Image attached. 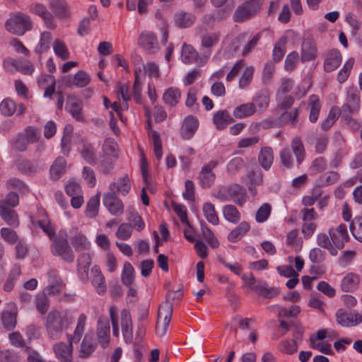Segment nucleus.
I'll return each instance as SVG.
<instances>
[{
	"instance_id": "2",
	"label": "nucleus",
	"mask_w": 362,
	"mask_h": 362,
	"mask_svg": "<svg viewBox=\"0 0 362 362\" xmlns=\"http://www.w3.org/2000/svg\"><path fill=\"white\" fill-rule=\"evenodd\" d=\"M360 94L356 88H347L346 97L341 107V117L346 124H351V126L357 129L360 124L353 119L352 116L356 114L360 110Z\"/></svg>"
},
{
	"instance_id": "8",
	"label": "nucleus",
	"mask_w": 362,
	"mask_h": 362,
	"mask_svg": "<svg viewBox=\"0 0 362 362\" xmlns=\"http://www.w3.org/2000/svg\"><path fill=\"white\" fill-rule=\"evenodd\" d=\"M335 317L337 324L344 327H356L362 323V312L356 310L347 312L341 308L336 312Z\"/></svg>"
},
{
	"instance_id": "64",
	"label": "nucleus",
	"mask_w": 362,
	"mask_h": 362,
	"mask_svg": "<svg viewBox=\"0 0 362 362\" xmlns=\"http://www.w3.org/2000/svg\"><path fill=\"white\" fill-rule=\"evenodd\" d=\"M90 81V75L83 71H78L74 76L73 83L79 88L86 86Z\"/></svg>"
},
{
	"instance_id": "36",
	"label": "nucleus",
	"mask_w": 362,
	"mask_h": 362,
	"mask_svg": "<svg viewBox=\"0 0 362 362\" xmlns=\"http://www.w3.org/2000/svg\"><path fill=\"white\" fill-rule=\"evenodd\" d=\"M250 226L248 222H241L234 230L228 235V240L231 243H236L242 239L250 230Z\"/></svg>"
},
{
	"instance_id": "12",
	"label": "nucleus",
	"mask_w": 362,
	"mask_h": 362,
	"mask_svg": "<svg viewBox=\"0 0 362 362\" xmlns=\"http://www.w3.org/2000/svg\"><path fill=\"white\" fill-rule=\"evenodd\" d=\"M29 10L32 13L40 16L43 20L47 28L54 30L56 28L57 24L54 21L53 15L43 4L40 3H33L30 4Z\"/></svg>"
},
{
	"instance_id": "52",
	"label": "nucleus",
	"mask_w": 362,
	"mask_h": 362,
	"mask_svg": "<svg viewBox=\"0 0 362 362\" xmlns=\"http://www.w3.org/2000/svg\"><path fill=\"white\" fill-rule=\"evenodd\" d=\"M272 212V206L269 203H264L257 209L255 214V221L258 223H262L267 221Z\"/></svg>"
},
{
	"instance_id": "34",
	"label": "nucleus",
	"mask_w": 362,
	"mask_h": 362,
	"mask_svg": "<svg viewBox=\"0 0 362 362\" xmlns=\"http://www.w3.org/2000/svg\"><path fill=\"white\" fill-rule=\"evenodd\" d=\"M317 57V48L313 42L309 40L303 41L300 50V61L314 60Z\"/></svg>"
},
{
	"instance_id": "39",
	"label": "nucleus",
	"mask_w": 362,
	"mask_h": 362,
	"mask_svg": "<svg viewBox=\"0 0 362 362\" xmlns=\"http://www.w3.org/2000/svg\"><path fill=\"white\" fill-rule=\"evenodd\" d=\"M255 113V107L251 103H247L234 108L233 115L237 119H242L252 116Z\"/></svg>"
},
{
	"instance_id": "31",
	"label": "nucleus",
	"mask_w": 362,
	"mask_h": 362,
	"mask_svg": "<svg viewBox=\"0 0 362 362\" xmlns=\"http://www.w3.org/2000/svg\"><path fill=\"white\" fill-rule=\"evenodd\" d=\"M0 216L10 226L13 228L18 226L19 221L16 212L11 208L6 207L2 202H0Z\"/></svg>"
},
{
	"instance_id": "63",
	"label": "nucleus",
	"mask_w": 362,
	"mask_h": 362,
	"mask_svg": "<svg viewBox=\"0 0 362 362\" xmlns=\"http://www.w3.org/2000/svg\"><path fill=\"white\" fill-rule=\"evenodd\" d=\"M134 268L130 263H124L122 274V281L124 285H132L134 281Z\"/></svg>"
},
{
	"instance_id": "30",
	"label": "nucleus",
	"mask_w": 362,
	"mask_h": 362,
	"mask_svg": "<svg viewBox=\"0 0 362 362\" xmlns=\"http://www.w3.org/2000/svg\"><path fill=\"white\" fill-rule=\"evenodd\" d=\"M97 347V343L95 341L93 335L86 334L80 345V356L86 358L93 354Z\"/></svg>"
},
{
	"instance_id": "26",
	"label": "nucleus",
	"mask_w": 362,
	"mask_h": 362,
	"mask_svg": "<svg viewBox=\"0 0 362 362\" xmlns=\"http://www.w3.org/2000/svg\"><path fill=\"white\" fill-rule=\"evenodd\" d=\"M131 189L130 180L127 175H124L119 177L117 182H112L109 186V192H117L121 195H126Z\"/></svg>"
},
{
	"instance_id": "58",
	"label": "nucleus",
	"mask_w": 362,
	"mask_h": 362,
	"mask_svg": "<svg viewBox=\"0 0 362 362\" xmlns=\"http://www.w3.org/2000/svg\"><path fill=\"white\" fill-rule=\"evenodd\" d=\"M350 230L353 236L362 243V216L355 217L351 221Z\"/></svg>"
},
{
	"instance_id": "35",
	"label": "nucleus",
	"mask_w": 362,
	"mask_h": 362,
	"mask_svg": "<svg viewBox=\"0 0 362 362\" xmlns=\"http://www.w3.org/2000/svg\"><path fill=\"white\" fill-rule=\"evenodd\" d=\"M258 160L260 165L268 170L274 162V153L271 147H262L258 155Z\"/></svg>"
},
{
	"instance_id": "13",
	"label": "nucleus",
	"mask_w": 362,
	"mask_h": 362,
	"mask_svg": "<svg viewBox=\"0 0 362 362\" xmlns=\"http://www.w3.org/2000/svg\"><path fill=\"white\" fill-rule=\"evenodd\" d=\"M138 45L148 53H155L159 49L156 35L150 31H144L139 35Z\"/></svg>"
},
{
	"instance_id": "11",
	"label": "nucleus",
	"mask_w": 362,
	"mask_h": 362,
	"mask_svg": "<svg viewBox=\"0 0 362 362\" xmlns=\"http://www.w3.org/2000/svg\"><path fill=\"white\" fill-rule=\"evenodd\" d=\"M103 203L107 210L113 216H120L124 211V204L114 192L103 194Z\"/></svg>"
},
{
	"instance_id": "22",
	"label": "nucleus",
	"mask_w": 362,
	"mask_h": 362,
	"mask_svg": "<svg viewBox=\"0 0 362 362\" xmlns=\"http://www.w3.org/2000/svg\"><path fill=\"white\" fill-rule=\"evenodd\" d=\"M90 278L93 286L98 294L104 293L106 291L105 277L98 266L95 265L92 267Z\"/></svg>"
},
{
	"instance_id": "48",
	"label": "nucleus",
	"mask_w": 362,
	"mask_h": 362,
	"mask_svg": "<svg viewBox=\"0 0 362 362\" xmlns=\"http://www.w3.org/2000/svg\"><path fill=\"white\" fill-rule=\"evenodd\" d=\"M71 244L76 250H87L91 246L90 242L81 233H77L71 238Z\"/></svg>"
},
{
	"instance_id": "24",
	"label": "nucleus",
	"mask_w": 362,
	"mask_h": 362,
	"mask_svg": "<svg viewBox=\"0 0 362 362\" xmlns=\"http://www.w3.org/2000/svg\"><path fill=\"white\" fill-rule=\"evenodd\" d=\"M199 127L198 119L193 116H187L183 121L181 128V136L185 139H190Z\"/></svg>"
},
{
	"instance_id": "43",
	"label": "nucleus",
	"mask_w": 362,
	"mask_h": 362,
	"mask_svg": "<svg viewBox=\"0 0 362 362\" xmlns=\"http://www.w3.org/2000/svg\"><path fill=\"white\" fill-rule=\"evenodd\" d=\"M148 135L152 141L153 145V152L158 163L163 157V148L160 134L156 131L151 130L148 133Z\"/></svg>"
},
{
	"instance_id": "60",
	"label": "nucleus",
	"mask_w": 362,
	"mask_h": 362,
	"mask_svg": "<svg viewBox=\"0 0 362 362\" xmlns=\"http://www.w3.org/2000/svg\"><path fill=\"white\" fill-rule=\"evenodd\" d=\"M45 82L48 84V86L45 88L44 97H50L55 90V79L51 75H46L38 80V83L41 86Z\"/></svg>"
},
{
	"instance_id": "23",
	"label": "nucleus",
	"mask_w": 362,
	"mask_h": 362,
	"mask_svg": "<svg viewBox=\"0 0 362 362\" xmlns=\"http://www.w3.org/2000/svg\"><path fill=\"white\" fill-rule=\"evenodd\" d=\"M91 264V257L88 253H82L77 259V272L81 281L85 282L88 279V270Z\"/></svg>"
},
{
	"instance_id": "62",
	"label": "nucleus",
	"mask_w": 362,
	"mask_h": 362,
	"mask_svg": "<svg viewBox=\"0 0 362 362\" xmlns=\"http://www.w3.org/2000/svg\"><path fill=\"white\" fill-rule=\"evenodd\" d=\"M195 18L191 13H179L175 16V21L177 25L182 28H187L192 25L194 22Z\"/></svg>"
},
{
	"instance_id": "27",
	"label": "nucleus",
	"mask_w": 362,
	"mask_h": 362,
	"mask_svg": "<svg viewBox=\"0 0 362 362\" xmlns=\"http://www.w3.org/2000/svg\"><path fill=\"white\" fill-rule=\"evenodd\" d=\"M360 276L354 273H348L341 280V288L345 292L356 291L360 284Z\"/></svg>"
},
{
	"instance_id": "44",
	"label": "nucleus",
	"mask_w": 362,
	"mask_h": 362,
	"mask_svg": "<svg viewBox=\"0 0 362 362\" xmlns=\"http://www.w3.org/2000/svg\"><path fill=\"white\" fill-rule=\"evenodd\" d=\"M50 6L56 16L60 18H66L69 15V11L64 0H52Z\"/></svg>"
},
{
	"instance_id": "17",
	"label": "nucleus",
	"mask_w": 362,
	"mask_h": 362,
	"mask_svg": "<svg viewBox=\"0 0 362 362\" xmlns=\"http://www.w3.org/2000/svg\"><path fill=\"white\" fill-rule=\"evenodd\" d=\"M293 35V31L288 30L276 42L272 52V58L275 62H279L283 59L286 53V44Z\"/></svg>"
},
{
	"instance_id": "57",
	"label": "nucleus",
	"mask_w": 362,
	"mask_h": 362,
	"mask_svg": "<svg viewBox=\"0 0 362 362\" xmlns=\"http://www.w3.org/2000/svg\"><path fill=\"white\" fill-rule=\"evenodd\" d=\"M300 60L298 53L296 51H292L287 54L284 62V69L286 71H292L296 67L298 62Z\"/></svg>"
},
{
	"instance_id": "55",
	"label": "nucleus",
	"mask_w": 362,
	"mask_h": 362,
	"mask_svg": "<svg viewBox=\"0 0 362 362\" xmlns=\"http://www.w3.org/2000/svg\"><path fill=\"white\" fill-rule=\"evenodd\" d=\"M53 50L54 54L62 60L69 57V52L65 43L59 39H56L53 42Z\"/></svg>"
},
{
	"instance_id": "29",
	"label": "nucleus",
	"mask_w": 362,
	"mask_h": 362,
	"mask_svg": "<svg viewBox=\"0 0 362 362\" xmlns=\"http://www.w3.org/2000/svg\"><path fill=\"white\" fill-rule=\"evenodd\" d=\"M212 121L216 128L221 130L233 122V118L228 111L218 110L214 113Z\"/></svg>"
},
{
	"instance_id": "19",
	"label": "nucleus",
	"mask_w": 362,
	"mask_h": 362,
	"mask_svg": "<svg viewBox=\"0 0 362 362\" xmlns=\"http://www.w3.org/2000/svg\"><path fill=\"white\" fill-rule=\"evenodd\" d=\"M121 327L125 342L131 343L133 339L132 320L129 312L127 310L121 312Z\"/></svg>"
},
{
	"instance_id": "14",
	"label": "nucleus",
	"mask_w": 362,
	"mask_h": 362,
	"mask_svg": "<svg viewBox=\"0 0 362 362\" xmlns=\"http://www.w3.org/2000/svg\"><path fill=\"white\" fill-rule=\"evenodd\" d=\"M220 36L216 33H206L201 36V49L204 50V63H206L211 54L213 47L218 44Z\"/></svg>"
},
{
	"instance_id": "1",
	"label": "nucleus",
	"mask_w": 362,
	"mask_h": 362,
	"mask_svg": "<svg viewBox=\"0 0 362 362\" xmlns=\"http://www.w3.org/2000/svg\"><path fill=\"white\" fill-rule=\"evenodd\" d=\"M73 313L69 310L50 311L46 317V329L52 339H59L64 329H67L73 320Z\"/></svg>"
},
{
	"instance_id": "47",
	"label": "nucleus",
	"mask_w": 362,
	"mask_h": 362,
	"mask_svg": "<svg viewBox=\"0 0 362 362\" xmlns=\"http://www.w3.org/2000/svg\"><path fill=\"white\" fill-rule=\"evenodd\" d=\"M291 146L298 163L300 165L305 157V151L301 140L299 138L293 139Z\"/></svg>"
},
{
	"instance_id": "18",
	"label": "nucleus",
	"mask_w": 362,
	"mask_h": 362,
	"mask_svg": "<svg viewBox=\"0 0 362 362\" xmlns=\"http://www.w3.org/2000/svg\"><path fill=\"white\" fill-rule=\"evenodd\" d=\"M74 342L68 341V344L60 341L53 346L56 358L61 362H71Z\"/></svg>"
},
{
	"instance_id": "10",
	"label": "nucleus",
	"mask_w": 362,
	"mask_h": 362,
	"mask_svg": "<svg viewBox=\"0 0 362 362\" xmlns=\"http://www.w3.org/2000/svg\"><path fill=\"white\" fill-rule=\"evenodd\" d=\"M110 323L106 317L100 316L97 321L96 334L98 344L103 349H106L110 344Z\"/></svg>"
},
{
	"instance_id": "37",
	"label": "nucleus",
	"mask_w": 362,
	"mask_h": 362,
	"mask_svg": "<svg viewBox=\"0 0 362 362\" xmlns=\"http://www.w3.org/2000/svg\"><path fill=\"white\" fill-rule=\"evenodd\" d=\"M316 243L320 247L326 249L332 256H337L338 252L334 247L331 237L325 233H320L316 236Z\"/></svg>"
},
{
	"instance_id": "45",
	"label": "nucleus",
	"mask_w": 362,
	"mask_h": 362,
	"mask_svg": "<svg viewBox=\"0 0 362 362\" xmlns=\"http://www.w3.org/2000/svg\"><path fill=\"white\" fill-rule=\"evenodd\" d=\"M80 153L87 163L90 164L95 163L96 160V150L92 144L88 142H83Z\"/></svg>"
},
{
	"instance_id": "33",
	"label": "nucleus",
	"mask_w": 362,
	"mask_h": 362,
	"mask_svg": "<svg viewBox=\"0 0 362 362\" xmlns=\"http://www.w3.org/2000/svg\"><path fill=\"white\" fill-rule=\"evenodd\" d=\"M308 103L310 107L309 120L310 122L315 123L318 119L322 107V103L319 96L317 95H311L308 98Z\"/></svg>"
},
{
	"instance_id": "28",
	"label": "nucleus",
	"mask_w": 362,
	"mask_h": 362,
	"mask_svg": "<svg viewBox=\"0 0 362 362\" xmlns=\"http://www.w3.org/2000/svg\"><path fill=\"white\" fill-rule=\"evenodd\" d=\"M66 107L74 119L78 121H82L83 119L81 114L82 103L80 100L77 99L74 96H69L67 98Z\"/></svg>"
},
{
	"instance_id": "38",
	"label": "nucleus",
	"mask_w": 362,
	"mask_h": 362,
	"mask_svg": "<svg viewBox=\"0 0 362 362\" xmlns=\"http://www.w3.org/2000/svg\"><path fill=\"white\" fill-rule=\"evenodd\" d=\"M202 213L207 221L214 226L219 223V218L214 205L211 202H205L202 206Z\"/></svg>"
},
{
	"instance_id": "61",
	"label": "nucleus",
	"mask_w": 362,
	"mask_h": 362,
	"mask_svg": "<svg viewBox=\"0 0 362 362\" xmlns=\"http://www.w3.org/2000/svg\"><path fill=\"white\" fill-rule=\"evenodd\" d=\"M255 69L253 66H247L240 80H239V88L240 89H245L251 83L253 74H254Z\"/></svg>"
},
{
	"instance_id": "20",
	"label": "nucleus",
	"mask_w": 362,
	"mask_h": 362,
	"mask_svg": "<svg viewBox=\"0 0 362 362\" xmlns=\"http://www.w3.org/2000/svg\"><path fill=\"white\" fill-rule=\"evenodd\" d=\"M182 98V91L177 87H169L166 88L162 95L164 104L170 107L177 106Z\"/></svg>"
},
{
	"instance_id": "25",
	"label": "nucleus",
	"mask_w": 362,
	"mask_h": 362,
	"mask_svg": "<svg viewBox=\"0 0 362 362\" xmlns=\"http://www.w3.org/2000/svg\"><path fill=\"white\" fill-rule=\"evenodd\" d=\"M87 320L88 317L84 313H81L78 315L73 334L67 335L68 341L78 343L81 340L84 333Z\"/></svg>"
},
{
	"instance_id": "41",
	"label": "nucleus",
	"mask_w": 362,
	"mask_h": 362,
	"mask_svg": "<svg viewBox=\"0 0 362 362\" xmlns=\"http://www.w3.org/2000/svg\"><path fill=\"white\" fill-rule=\"evenodd\" d=\"M247 178L249 179L248 189L250 192L255 195L256 192V186H259L262 183V174L259 169L257 168L252 172H250L247 175Z\"/></svg>"
},
{
	"instance_id": "40",
	"label": "nucleus",
	"mask_w": 362,
	"mask_h": 362,
	"mask_svg": "<svg viewBox=\"0 0 362 362\" xmlns=\"http://www.w3.org/2000/svg\"><path fill=\"white\" fill-rule=\"evenodd\" d=\"M222 213L224 218L232 223H238L240 218L241 215L238 209L232 205L228 204L223 207Z\"/></svg>"
},
{
	"instance_id": "56",
	"label": "nucleus",
	"mask_w": 362,
	"mask_h": 362,
	"mask_svg": "<svg viewBox=\"0 0 362 362\" xmlns=\"http://www.w3.org/2000/svg\"><path fill=\"white\" fill-rule=\"evenodd\" d=\"M322 339H317L315 336H311L310 338V345L313 349H317L325 354H332L333 351L329 344L322 342Z\"/></svg>"
},
{
	"instance_id": "49",
	"label": "nucleus",
	"mask_w": 362,
	"mask_h": 362,
	"mask_svg": "<svg viewBox=\"0 0 362 362\" xmlns=\"http://www.w3.org/2000/svg\"><path fill=\"white\" fill-rule=\"evenodd\" d=\"M52 35L50 33L45 31L40 35V41L35 47V52L41 55L43 52L47 51L50 48Z\"/></svg>"
},
{
	"instance_id": "7",
	"label": "nucleus",
	"mask_w": 362,
	"mask_h": 362,
	"mask_svg": "<svg viewBox=\"0 0 362 362\" xmlns=\"http://www.w3.org/2000/svg\"><path fill=\"white\" fill-rule=\"evenodd\" d=\"M172 312L173 306L170 303L166 302L160 306L156 327V332L159 337H163L165 334L171 320Z\"/></svg>"
},
{
	"instance_id": "46",
	"label": "nucleus",
	"mask_w": 362,
	"mask_h": 362,
	"mask_svg": "<svg viewBox=\"0 0 362 362\" xmlns=\"http://www.w3.org/2000/svg\"><path fill=\"white\" fill-rule=\"evenodd\" d=\"M66 160L63 157H58L50 168V175L54 180L59 179L65 172Z\"/></svg>"
},
{
	"instance_id": "50",
	"label": "nucleus",
	"mask_w": 362,
	"mask_h": 362,
	"mask_svg": "<svg viewBox=\"0 0 362 362\" xmlns=\"http://www.w3.org/2000/svg\"><path fill=\"white\" fill-rule=\"evenodd\" d=\"M199 178L202 187L208 188L214 182L216 176L211 170H208L206 167H202Z\"/></svg>"
},
{
	"instance_id": "9",
	"label": "nucleus",
	"mask_w": 362,
	"mask_h": 362,
	"mask_svg": "<svg viewBox=\"0 0 362 362\" xmlns=\"http://www.w3.org/2000/svg\"><path fill=\"white\" fill-rule=\"evenodd\" d=\"M328 233L331 237L334 247L337 251L341 250L344 247V244L349 240L347 227L344 224H340L336 228H329Z\"/></svg>"
},
{
	"instance_id": "16",
	"label": "nucleus",
	"mask_w": 362,
	"mask_h": 362,
	"mask_svg": "<svg viewBox=\"0 0 362 362\" xmlns=\"http://www.w3.org/2000/svg\"><path fill=\"white\" fill-rule=\"evenodd\" d=\"M18 308L16 303L10 302L5 306L1 316L4 327L8 330L13 329L16 325Z\"/></svg>"
},
{
	"instance_id": "5",
	"label": "nucleus",
	"mask_w": 362,
	"mask_h": 362,
	"mask_svg": "<svg viewBox=\"0 0 362 362\" xmlns=\"http://www.w3.org/2000/svg\"><path fill=\"white\" fill-rule=\"evenodd\" d=\"M264 0H244L235 10L233 19L242 22L255 16L261 9Z\"/></svg>"
},
{
	"instance_id": "21",
	"label": "nucleus",
	"mask_w": 362,
	"mask_h": 362,
	"mask_svg": "<svg viewBox=\"0 0 362 362\" xmlns=\"http://www.w3.org/2000/svg\"><path fill=\"white\" fill-rule=\"evenodd\" d=\"M270 101V94L268 89L264 88L260 90L253 97L251 104H254L255 107V112L262 113L269 106Z\"/></svg>"
},
{
	"instance_id": "3",
	"label": "nucleus",
	"mask_w": 362,
	"mask_h": 362,
	"mask_svg": "<svg viewBox=\"0 0 362 362\" xmlns=\"http://www.w3.org/2000/svg\"><path fill=\"white\" fill-rule=\"evenodd\" d=\"M32 21L30 16L23 13H11L5 23V28L9 33L23 35L32 28Z\"/></svg>"
},
{
	"instance_id": "15",
	"label": "nucleus",
	"mask_w": 362,
	"mask_h": 362,
	"mask_svg": "<svg viewBox=\"0 0 362 362\" xmlns=\"http://www.w3.org/2000/svg\"><path fill=\"white\" fill-rule=\"evenodd\" d=\"M181 61L186 64H195L197 66L204 64L203 57H199L197 50L190 45L184 43L181 49Z\"/></svg>"
},
{
	"instance_id": "4",
	"label": "nucleus",
	"mask_w": 362,
	"mask_h": 362,
	"mask_svg": "<svg viewBox=\"0 0 362 362\" xmlns=\"http://www.w3.org/2000/svg\"><path fill=\"white\" fill-rule=\"evenodd\" d=\"M67 236L65 230H60L51 244V252L53 255L70 263L74 259V254L69 245Z\"/></svg>"
},
{
	"instance_id": "42",
	"label": "nucleus",
	"mask_w": 362,
	"mask_h": 362,
	"mask_svg": "<svg viewBox=\"0 0 362 362\" xmlns=\"http://www.w3.org/2000/svg\"><path fill=\"white\" fill-rule=\"evenodd\" d=\"M100 206V194H98L91 197L87 202L85 215L88 218L95 217L99 211Z\"/></svg>"
},
{
	"instance_id": "53",
	"label": "nucleus",
	"mask_w": 362,
	"mask_h": 362,
	"mask_svg": "<svg viewBox=\"0 0 362 362\" xmlns=\"http://www.w3.org/2000/svg\"><path fill=\"white\" fill-rule=\"evenodd\" d=\"M201 230L204 238L211 247L216 248L219 246V241L206 223H201Z\"/></svg>"
},
{
	"instance_id": "54",
	"label": "nucleus",
	"mask_w": 362,
	"mask_h": 362,
	"mask_svg": "<svg viewBox=\"0 0 362 362\" xmlns=\"http://www.w3.org/2000/svg\"><path fill=\"white\" fill-rule=\"evenodd\" d=\"M298 344L295 341L284 339L280 341L278 349L285 354H293L298 351Z\"/></svg>"
},
{
	"instance_id": "51",
	"label": "nucleus",
	"mask_w": 362,
	"mask_h": 362,
	"mask_svg": "<svg viewBox=\"0 0 362 362\" xmlns=\"http://www.w3.org/2000/svg\"><path fill=\"white\" fill-rule=\"evenodd\" d=\"M339 177V175L334 171H329L322 174L316 180V185L319 187L332 185L336 182Z\"/></svg>"
},
{
	"instance_id": "59",
	"label": "nucleus",
	"mask_w": 362,
	"mask_h": 362,
	"mask_svg": "<svg viewBox=\"0 0 362 362\" xmlns=\"http://www.w3.org/2000/svg\"><path fill=\"white\" fill-rule=\"evenodd\" d=\"M354 64V59L349 58L344 64L343 67L339 70L337 74V81L342 83L346 81L349 76L351 70Z\"/></svg>"
},
{
	"instance_id": "6",
	"label": "nucleus",
	"mask_w": 362,
	"mask_h": 362,
	"mask_svg": "<svg viewBox=\"0 0 362 362\" xmlns=\"http://www.w3.org/2000/svg\"><path fill=\"white\" fill-rule=\"evenodd\" d=\"M218 197L223 201L231 200L238 205L243 206L246 202V190L238 184H232L221 189Z\"/></svg>"
},
{
	"instance_id": "32",
	"label": "nucleus",
	"mask_w": 362,
	"mask_h": 362,
	"mask_svg": "<svg viewBox=\"0 0 362 362\" xmlns=\"http://www.w3.org/2000/svg\"><path fill=\"white\" fill-rule=\"evenodd\" d=\"M341 63V55L337 50L330 51L324 62V69L327 72H331L336 69Z\"/></svg>"
}]
</instances>
